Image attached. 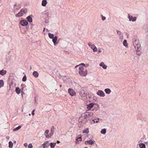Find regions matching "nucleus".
<instances>
[{
  "label": "nucleus",
  "instance_id": "nucleus-10",
  "mask_svg": "<svg viewBox=\"0 0 148 148\" xmlns=\"http://www.w3.org/2000/svg\"><path fill=\"white\" fill-rule=\"evenodd\" d=\"M94 105V103L92 102L87 105V108L88 110H90L93 107Z\"/></svg>",
  "mask_w": 148,
  "mask_h": 148
},
{
  "label": "nucleus",
  "instance_id": "nucleus-19",
  "mask_svg": "<svg viewBox=\"0 0 148 148\" xmlns=\"http://www.w3.org/2000/svg\"><path fill=\"white\" fill-rule=\"evenodd\" d=\"M26 19L29 22L31 23L32 21V18L30 16H27L26 18Z\"/></svg>",
  "mask_w": 148,
  "mask_h": 148
},
{
  "label": "nucleus",
  "instance_id": "nucleus-59",
  "mask_svg": "<svg viewBox=\"0 0 148 148\" xmlns=\"http://www.w3.org/2000/svg\"><path fill=\"white\" fill-rule=\"evenodd\" d=\"M60 39H58V40H60Z\"/></svg>",
  "mask_w": 148,
  "mask_h": 148
},
{
  "label": "nucleus",
  "instance_id": "nucleus-12",
  "mask_svg": "<svg viewBox=\"0 0 148 148\" xmlns=\"http://www.w3.org/2000/svg\"><path fill=\"white\" fill-rule=\"evenodd\" d=\"M52 39V41L53 42L54 45H56V44H58V42H56L57 40V37L56 36Z\"/></svg>",
  "mask_w": 148,
  "mask_h": 148
},
{
  "label": "nucleus",
  "instance_id": "nucleus-38",
  "mask_svg": "<svg viewBox=\"0 0 148 148\" xmlns=\"http://www.w3.org/2000/svg\"><path fill=\"white\" fill-rule=\"evenodd\" d=\"M49 132V131L48 130H46V131L44 133V135L48 134Z\"/></svg>",
  "mask_w": 148,
  "mask_h": 148
},
{
  "label": "nucleus",
  "instance_id": "nucleus-43",
  "mask_svg": "<svg viewBox=\"0 0 148 148\" xmlns=\"http://www.w3.org/2000/svg\"><path fill=\"white\" fill-rule=\"evenodd\" d=\"M95 47V46L94 44H92L91 46L90 47V48L93 49Z\"/></svg>",
  "mask_w": 148,
  "mask_h": 148
},
{
  "label": "nucleus",
  "instance_id": "nucleus-24",
  "mask_svg": "<svg viewBox=\"0 0 148 148\" xmlns=\"http://www.w3.org/2000/svg\"><path fill=\"white\" fill-rule=\"evenodd\" d=\"M15 91L16 93L18 94H20L21 92V89L18 87H16V88Z\"/></svg>",
  "mask_w": 148,
  "mask_h": 148
},
{
  "label": "nucleus",
  "instance_id": "nucleus-2",
  "mask_svg": "<svg viewBox=\"0 0 148 148\" xmlns=\"http://www.w3.org/2000/svg\"><path fill=\"white\" fill-rule=\"evenodd\" d=\"M133 44L135 48L139 49L140 47V45L139 43V40H135L134 42H133Z\"/></svg>",
  "mask_w": 148,
  "mask_h": 148
},
{
  "label": "nucleus",
  "instance_id": "nucleus-31",
  "mask_svg": "<svg viewBox=\"0 0 148 148\" xmlns=\"http://www.w3.org/2000/svg\"><path fill=\"white\" fill-rule=\"evenodd\" d=\"M48 35L49 38H50L52 39L54 37V35L53 34H51V33H49L48 34Z\"/></svg>",
  "mask_w": 148,
  "mask_h": 148
},
{
  "label": "nucleus",
  "instance_id": "nucleus-46",
  "mask_svg": "<svg viewBox=\"0 0 148 148\" xmlns=\"http://www.w3.org/2000/svg\"><path fill=\"white\" fill-rule=\"evenodd\" d=\"M79 65H82V66H86V65L83 63H81L80 64H79Z\"/></svg>",
  "mask_w": 148,
  "mask_h": 148
},
{
  "label": "nucleus",
  "instance_id": "nucleus-25",
  "mask_svg": "<svg viewBox=\"0 0 148 148\" xmlns=\"http://www.w3.org/2000/svg\"><path fill=\"white\" fill-rule=\"evenodd\" d=\"M75 143H78L79 141H82V138L81 137H80L77 138L76 139Z\"/></svg>",
  "mask_w": 148,
  "mask_h": 148
},
{
  "label": "nucleus",
  "instance_id": "nucleus-39",
  "mask_svg": "<svg viewBox=\"0 0 148 148\" xmlns=\"http://www.w3.org/2000/svg\"><path fill=\"white\" fill-rule=\"evenodd\" d=\"M116 31L118 35H120L121 34V32L119 31L118 30H116Z\"/></svg>",
  "mask_w": 148,
  "mask_h": 148
},
{
  "label": "nucleus",
  "instance_id": "nucleus-6",
  "mask_svg": "<svg viewBox=\"0 0 148 148\" xmlns=\"http://www.w3.org/2000/svg\"><path fill=\"white\" fill-rule=\"evenodd\" d=\"M28 23L26 20H22L20 21V24L23 26H26L28 24Z\"/></svg>",
  "mask_w": 148,
  "mask_h": 148
},
{
  "label": "nucleus",
  "instance_id": "nucleus-26",
  "mask_svg": "<svg viewBox=\"0 0 148 148\" xmlns=\"http://www.w3.org/2000/svg\"><path fill=\"white\" fill-rule=\"evenodd\" d=\"M101 134H106V129L105 128L102 129L101 131Z\"/></svg>",
  "mask_w": 148,
  "mask_h": 148
},
{
  "label": "nucleus",
  "instance_id": "nucleus-20",
  "mask_svg": "<svg viewBox=\"0 0 148 148\" xmlns=\"http://www.w3.org/2000/svg\"><path fill=\"white\" fill-rule=\"evenodd\" d=\"M33 75L36 77H37L38 76V73L36 71H34L33 73Z\"/></svg>",
  "mask_w": 148,
  "mask_h": 148
},
{
  "label": "nucleus",
  "instance_id": "nucleus-57",
  "mask_svg": "<svg viewBox=\"0 0 148 148\" xmlns=\"http://www.w3.org/2000/svg\"><path fill=\"white\" fill-rule=\"evenodd\" d=\"M29 115L30 116H31V114H29Z\"/></svg>",
  "mask_w": 148,
  "mask_h": 148
},
{
  "label": "nucleus",
  "instance_id": "nucleus-48",
  "mask_svg": "<svg viewBox=\"0 0 148 148\" xmlns=\"http://www.w3.org/2000/svg\"><path fill=\"white\" fill-rule=\"evenodd\" d=\"M92 44V43L91 42H89L88 44V46L90 47L91 46Z\"/></svg>",
  "mask_w": 148,
  "mask_h": 148
},
{
  "label": "nucleus",
  "instance_id": "nucleus-35",
  "mask_svg": "<svg viewBox=\"0 0 148 148\" xmlns=\"http://www.w3.org/2000/svg\"><path fill=\"white\" fill-rule=\"evenodd\" d=\"M27 79V77L25 75L23 76V79L22 80L23 82H25L26 80Z\"/></svg>",
  "mask_w": 148,
  "mask_h": 148
},
{
  "label": "nucleus",
  "instance_id": "nucleus-32",
  "mask_svg": "<svg viewBox=\"0 0 148 148\" xmlns=\"http://www.w3.org/2000/svg\"><path fill=\"white\" fill-rule=\"evenodd\" d=\"M13 145V144L12 142L11 141H9V147L10 148H12Z\"/></svg>",
  "mask_w": 148,
  "mask_h": 148
},
{
  "label": "nucleus",
  "instance_id": "nucleus-37",
  "mask_svg": "<svg viewBox=\"0 0 148 148\" xmlns=\"http://www.w3.org/2000/svg\"><path fill=\"white\" fill-rule=\"evenodd\" d=\"M33 146L31 143H29L28 145V148H32Z\"/></svg>",
  "mask_w": 148,
  "mask_h": 148
},
{
  "label": "nucleus",
  "instance_id": "nucleus-58",
  "mask_svg": "<svg viewBox=\"0 0 148 148\" xmlns=\"http://www.w3.org/2000/svg\"><path fill=\"white\" fill-rule=\"evenodd\" d=\"M84 148H88V147H84Z\"/></svg>",
  "mask_w": 148,
  "mask_h": 148
},
{
  "label": "nucleus",
  "instance_id": "nucleus-44",
  "mask_svg": "<svg viewBox=\"0 0 148 148\" xmlns=\"http://www.w3.org/2000/svg\"><path fill=\"white\" fill-rule=\"evenodd\" d=\"M54 134V132H51L49 134V135L50 136H52Z\"/></svg>",
  "mask_w": 148,
  "mask_h": 148
},
{
  "label": "nucleus",
  "instance_id": "nucleus-45",
  "mask_svg": "<svg viewBox=\"0 0 148 148\" xmlns=\"http://www.w3.org/2000/svg\"><path fill=\"white\" fill-rule=\"evenodd\" d=\"M35 111V110H33V111L32 112V115H34L35 114L34 113V112Z\"/></svg>",
  "mask_w": 148,
  "mask_h": 148
},
{
  "label": "nucleus",
  "instance_id": "nucleus-8",
  "mask_svg": "<svg viewBox=\"0 0 148 148\" xmlns=\"http://www.w3.org/2000/svg\"><path fill=\"white\" fill-rule=\"evenodd\" d=\"M68 92L71 96H73L75 95V92L72 89L69 88L68 90Z\"/></svg>",
  "mask_w": 148,
  "mask_h": 148
},
{
  "label": "nucleus",
  "instance_id": "nucleus-54",
  "mask_svg": "<svg viewBox=\"0 0 148 148\" xmlns=\"http://www.w3.org/2000/svg\"><path fill=\"white\" fill-rule=\"evenodd\" d=\"M45 28H44V29H43V32H44L45 31Z\"/></svg>",
  "mask_w": 148,
  "mask_h": 148
},
{
  "label": "nucleus",
  "instance_id": "nucleus-42",
  "mask_svg": "<svg viewBox=\"0 0 148 148\" xmlns=\"http://www.w3.org/2000/svg\"><path fill=\"white\" fill-rule=\"evenodd\" d=\"M101 16H102V20L103 21H104L106 19V17L104 16H103L102 15H101Z\"/></svg>",
  "mask_w": 148,
  "mask_h": 148
},
{
  "label": "nucleus",
  "instance_id": "nucleus-53",
  "mask_svg": "<svg viewBox=\"0 0 148 148\" xmlns=\"http://www.w3.org/2000/svg\"><path fill=\"white\" fill-rule=\"evenodd\" d=\"M60 143V141H58H58H57V143Z\"/></svg>",
  "mask_w": 148,
  "mask_h": 148
},
{
  "label": "nucleus",
  "instance_id": "nucleus-15",
  "mask_svg": "<svg viewBox=\"0 0 148 148\" xmlns=\"http://www.w3.org/2000/svg\"><path fill=\"white\" fill-rule=\"evenodd\" d=\"M137 50L136 51V53L138 55H140L141 54V52L140 51V50L141 49L140 47L139 49H137Z\"/></svg>",
  "mask_w": 148,
  "mask_h": 148
},
{
  "label": "nucleus",
  "instance_id": "nucleus-36",
  "mask_svg": "<svg viewBox=\"0 0 148 148\" xmlns=\"http://www.w3.org/2000/svg\"><path fill=\"white\" fill-rule=\"evenodd\" d=\"M54 127L53 126H52L50 132H54Z\"/></svg>",
  "mask_w": 148,
  "mask_h": 148
},
{
  "label": "nucleus",
  "instance_id": "nucleus-27",
  "mask_svg": "<svg viewBox=\"0 0 148 148\" xmlns=\"http://www.w3.org/2000/svg\"><path fill=\"white\" fill-rule=\"evenodd\" d=\"M99 118H98L97 119H95L92 120V121L94 123H98L99 121Z\"/></svg>",
  "mask_w": 148,
  "mask_h": 148
},
{
  "label": "nucleus",
  "instance_id": "nucleus-52",
  "mask_svg": "<svg viewBox=\"0 0 148 148\" xmlns=\"http://www.w3.org/2000/svg\"><path fill=\"white\" fill-rule=\"evenodd\" d=\"M79 66V65H76V66L75 67V68H77V67H78Z\"/></svg>",
  "mask_w": 148,
  "mask_h": 148
},
{
  "label": "nucleus",
  "instance_id": "nucleus-16",
  "mask_svg": "<svg viewBox=\"0 0 148 148\" xmlns=\"http://www.w3.org/2000/svg\"><path fill=\"white\" fill-rule=\"evenodd\" d=\"M56 143H53L51 142L50 143L49 145L50 146V147L51 148H54L56 145Z\"/></svg>",
  "mask_w": 148,
  "mask_h": 148
},
{
  "label": "nucleus",
  "instance_id": "nucleus-1",
  "mask_svg": "<svg viewBox=\"0 0 148 148\" xmlns=\"http://www.w3.org/2000/svg\"><path fill=\"white\" fill-rule=\"evenodd\" d=\"M93 114L92 112H86L81 114V117L84 119L86 120V122H88L87 118L91 117L93 116Z\"/></svg>",
  "mask_w": 148,
  "mask_h": 148
},
{
  "label": "nucleus",
  "instance_id": "nucleus-14",
  "mask_svg": "<svg viewBox=\"0 0 148 148\" xmlns=\"http://www.w3.org/2000/svg\"><path fill=\"white\" fill-rule=\"evenodd\" d=\"M7 71H6L2 69L0 71V74L2 75H4L6 74Z\"/></svg>",
  "mask_w": 148,
  "mask_h": 148
},
{
  "label": "nucleus",
  "instance_id": "nucleus-33",
  "mask_svg": "<svg viewBox=\"0 0 148 148\" xmlns=\"http://www.w3.org/2000/svg\"><path fill=\"white\" fill-rule=\"evenodd\" d=\"M123 45L125 47H127V46L128 44L127 43V41L126 40H124L123 42Z\"/></svg>",
  "mask_w": 148,
  "mask_h": 148
},
{
  "label": "nucleus",
  "instance_id": "nucleus-3",
  "mask_svg": "<svg viewBox=\"0 0 148 148\" xmlns=\"http://www.w3.org/2000/svg\"><path fill=\"white\" fill-rule=\"evenodd\" d=\"M79 95L82 97H84L87 95V92H85L84 90H82L79 92Z\"/></svg>",
  "mask_w": 148,
  "mask_h": 148
},
{
  "label": "nucleus",
  "instance_id": "nucleus-9",
  "mask_svg": "<svg viewBox=\"0 0 148 148\" xmlns=\"http://www.w3.org/2000/svg\"><path fill=\"white\" fill-rule=\"evenodd\" d=\"M99 66L102 67L104 69H106L107 68V66H106L103 62H101L99 64Z\"/></svg>",
  "mask_w": 148,
  "mask_h": 148
},
{
  "label": "nucleus",
  "instance_id": "nucleus-34",
  "mask_svg": "<svg viewBox=\"0 0 148 148\" xmlns=\"http://www.w3.org/2000/svg\"><path fill=\"white\" fill-rule=\"evenodd\" d=\"M79 71H83L85 70L84 69V67L82 66H81L79 67Z\"/></svg>",
  "mask_w": 148,
  "mask_h": 148
},
{
  "label": "nucleus",
  "instance_id": "nucleus-41",
  "mask_svg": "<svg viewBox=\"0 0 148 148\" xmlns=\"http://www.w3.org/2000/svg\"><path fill=\"white\" fill-rule=\"evenodd\" d=\"M45 135L46 137L47 138H49L51 137V136H50L49 134H47L46 135Z\"/></svg>",
  "mask_w": 148,
  "mask_h": 148
},
{
  "label": "nucleus",
  "instance_id": "nucleus-7",
  "mask_svg": "<svg viewBox=\"0 0 148 148\" xmlns=\"http://www.w3.org/2000/svg\"><path fill=\"white\" fill-rule=\"evenodd\" d=\"M97 95L100 97H103L105 96V94L104 92L101 90H99L97 92Z\"/></svg>",
  "mask_w": 148,
  "mask_h": 148
},
{
  "label": "nucleus",
  "instance_id": "nucleus-51",
  "mask_svg": "<svg viewBox=\"0 0 148 148\" xmlns=\"http://www.w3.org/2000/svg\"><path fill=\"white\" fill-rule=\"evenodd\" d=\"M98 52L99 53H100L101 52V51L100 50H99L98 51Z\"/></svg>",
  "mask_w": 148,
  "mask_h": 148
},
{
  "label": "nucleus",
  "instance_id": "nucleus-21",
  "mask_svg": "<svg viewBox=\"0 0 148 148\" xmlns=\"http://www.w3.org/2000/svg\"><path fill=\"white\" fill-rule=\"evenodd\" d=\"M89 132V129L88 128H87L85 129L83 131V133H86L88 134Z\"/></svg>",
  "mask_w": 148,
  "mask_h": 148
},
{
  "label": "nucleus",
  "instance_id": "nucleus-17",
  "mask_svg": "<svg viewBox=\"0 0 148 148\" xmlns=\"http://www.w3.org/2000/svg\"><path fill=\"white\" fill-rule=\"evenodd\" d=\"M137 145H139L140 148H145V145L144 143H140L139 144H138Z\"/></svg>",
  "mask_w": 148,
  "mask_h": 148
},
{
  "label": "nucleus",
  "instance_id": "nucleus-40",
  "mask_svg": "<svg viewBox=\"0 0 148 148\" xmlns=\"http://www.w3.org/2000/svg\"><path fill=\"white\" fill-rule=\"evenodd\" d=\"M93 51L94 52H95L97 51V47L95 46L93 49Z\"/></svg>",
  "mask_w": 148,
  "mask_h": 148
},
{
  "label": "nucleus",
  "instance_id": "nucleus-28",
  "mask_svg": "<svg viewBox=\"0 0 148 148\" xmlns=\"http://www.w3.org/2000/svg\"><path fill=\"white\" fill-rule=\"evenodd\" d=\"M86 142H87L88 143L91 145H92L94 143V142L93 141L90 140H88L85 142V143H86Z\"/></svg>",
  "mask_w": 148,
  "mask_h": 148
},
{
  "label": "nucleus",
  "instance_id": "nucleus-49",
  "mask_svg": "<svg viewBox=\"0 0 148 148\" xmlns=\"http://www.w3.org/2000/svg\"><path fill=\"white\" fill-rule=\"evenodd\" d=\"M17 6V4H15L14 5V8H15Z\"/></svg>",
  "mask_w": 148,
  "mask_h": 148
},
{
  "label": "nucleus",
  "instance_id": "nucleus-5",
  "mask_svg": "<svg viewBox=\"0 0 148 148\" xmlns=\"http://www.w3.org/2000/svg\"><path fill=\"white\" fill-rule=\"evenodd\" d=\"M87 71L86 69L82 71H79V75L83 76H86L87 74Z\"/></svg>",
  "mask_w": 148,
  "mask_h": 148
},
{
  "label": "nucleus",
  "instance_id": "nucleus-50",
  "mask_svg": "<svg viewBox=\"0 0 148 148\" xmlns=\"http://www.w3.org/2000/svg\"><path fill=\"white\" fill-rule=\"evenodd\" d=\"M89 66V65L88 64H86V66H85L86 67H88Z\"/></svg>",
  "mask_w": 148,
  "mask_h": 148
},
{
  "label": "nucleus",
  "instance_id": "nucleus-47",
  "mask_svg": "<svg viewBox=\"0 0 148 148\" xmlns=\"http://www.w3.org/2000/svg\"><path fill=\"white\" fill-rule=\"evenodd\" d=\"M24 145L25 147H27V143H25Z\"/></svg>",
  "mask_w": 148,
  "mask_h": 148
},
{
  "label": "nucleus",
  "instance_id": "nucleus-30",
  "mask_svg": "<svg viewBox=\"0 0 148 148\" xmlns=\"http://www.w3.org/2000/svg\"><path fill=\"white\" fill-rule=\"evenodd\" d=\"M21 125H19L17 127H16L13 129V131H16L18 130H19L20 128H21Z\"/></svg>",
  "mask_w": 148,
  "mask_h": 148
},
{
  "label": "nucleus",
  "instance_id": "nucleus-22",
  "mask_svg": "<svg viewBox=\"0 0 148 148\" xmlns=\"http://www.w3.org/2000/svg\"><path fill=\"white\" fill-rule=\"evenodd\" d=\"M105 91L106 94H109L110 93L111 91L109 88H106L105 89Z\"/></svg>",
  "mask_w": 148,
  "mask_h": 148
},
{
  "label": "nucleus",
  "instance_id": "nucleus-18",
  "mask_svg": "<svg viewBox=\"0 0 148 148\" xmlns=\"http://www.w3.org/2000/svg\"><path fill=\"white\" fill-rule=\"evenodd\" d=\"M47 3V0H42V5L43 6H45Z\"/></svg>",
  "mask_w": 148,
  "mask_h": 148
},
{
  "label": "nucleus",
  "instance_id": "nucleus-13",
  "mask_svg": "<svg viewBox=\"0 0 148 148\" xmlns=\"http://www.w3.org/2000/svg\"><path fill=\"white\" fill-rule=\"evenodd\" d=\"M23 13L21 12V10L17 14L15 15L16 17H20L22 16L23 15Z\"/></svg>",
  "mask_w": 148,
  "mask_h": 148
},
{
  "label": "nucleus",
  "instance_id": "nucleus-29",
  "mask_svg": "<svg viewBox=\"0 0 148 148\" xmlns=\"http://www.w3.org/2000/svg\"><path fill=\"white\" fill-rule=\"evenodd\" d=\"M4 82L3 80H0V88H1L3 86Z\"/></svg>",
  "mask_w": 148,
  "mask_h": 148
},
{
  "label": "nucleus",
  "instance_id": "nucleus-23",
  "mask_svg": "<svg viewBox=\"0 0 148 148\" xmlns=\"http://www.w3.org/2000/svg\"><path fill=\"white\" fill-rule=\"evenodd\" d=\"M21 12L25 14H26L27 12V10L26 9H22L21 10Z\"/></svg>",
  "mask_w": 148,
  "mask_h": 148
},
{
  "label": "nucleus",
  "instance_id": "nucleus-55",
  "mask_svg": "<svg viewBox=\"0 0 148 148\" xmlns=\"http://www.w3.org/2000/svg\"><path fill=\"white\" fill-rule=\"evenodd\" d=\"M62 86V85H60V87H61Z\"/></svg>",
  "mask_w": 148,
  "mask_h": 148
},
{
  "label": "nucleus",
  "instance_id": "nucleus-11",
  "mask_svg": "<svg viewBox=\"0 0 148 148\" xmlns=\"http://www.w3.org/2000/svg\"><path fill=\"white\" fill-rule=\"evenodd\" d=\"M48 143V141H46L42 145H43V147L44 148H45V147L47 148L48 147H49V144H47Z\"/></svg>",
  "mask_w": 148,
  "mask_h": 148
},
{
  "label": "nucleus",
  "instance_id": "nucleus-4",
  "mask_svg": "<svg viewBox=\"0 0 148 148\" xmlns=\"http://www.w3.org/2000/svg\"><path fill=\"white\" fill-rule=\"evenodd\" d=\"M128 17L130 21H131L134 22L135 21L136 19V17H133L132 16H131L130 14L128 15Z\"/></svg>",
  "mask_w": 148,
  "mask_h": 148
},
{
  "label": "nucleus",
  "instance_id": "nucleus-56",
  "mask_svg": "<svg viewBox=\"0 0 148 148\" xmlns=\"http://www.w3.org/2000/svg\"><path fill=\"white\" fill-rule=\"evenodd\" d=\"M23 85H25L24 84H22V85H21V86H22Z\"/></svg>",
  "mask_w": 148,
  "mask_h": 148
}]
</instances>
